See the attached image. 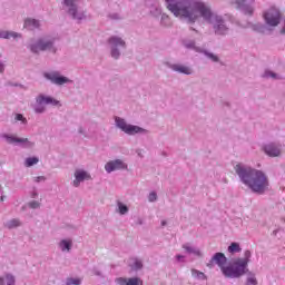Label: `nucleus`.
<instances>
[{"mask_svg":"<svg viewBox=\"0 0 285 285\" xmlns=\"http://www.w3.org/2000/svg\"><path fill=\"white\" fill-rule=\"evenodd\" d=\"M250 257H253V253L250 249L244 252L243 257L234 258L228 265V258L224 253H216L207 263V268H213L215 264H217L218 268H220L224 277L228 279H239L244 277L246 273H248V265L250 264Z\"/></svg>","mask_w":285,"mask_h":285,"instance_id":"2","label":"nucleus"},{"mask_svg":"<svg viewBox=\"0 0 285 285\" xmlns=\"http://www.w3.org/2000/svg\"><path fill=\"white\" fill-rule=\"evenodd\" d=\"M242 250V246L239 245V243H232L228 248L227 252L230 253V255H235L236 253H239Z\"/></svg>","mask_w":285,"mask_h":285,"instance_id":"32","label":"nucleus"},{"mask_svg":"<svg viewBox=\"0 0 285 285\" xmlns=\"http://www.w3.org/2000/svg\"><path fill=\"white\" fill-rule=\"evenodd\" d=\"M185 48H187L188 50H194L195 52H204V48L197 46V43L195 42V40H186L184 42Z\"/></svg>","mask_w":285,"mask_h":285,"instance_id":"26","label":"nucleus"},{"mask_svg":"<svg viewBox=\"0 0 285 285\" xmlns=\"http://www.w3.org/2000/svg\"><path fill=\"white\" fill-rule=\"evenodd\" d=\"M6 72V63L0 62V75H3Z\"/></svg>","mask_w":285,"mask_h":285,"instance_id":"44","label":"nucleus"},{"mask_svg":"<svg viewBox=\"0 0 285 285\" xmlns=\"http://www.w3.org/2000/svg\"><path fill=\"white\" fill-rule=\"evenodd\" d=\"M57 39L50 36H43L33 39L29 42L28 49L32 55H41V52H50L51 55H57V45H55Z\"/></svg>","mask_w":285,"mask_h":285,"instance_id":"4","label":"nucleus"},{"mask_svg":"<svg viewBox=\"0 0 285 285\" xmlns=\"http://www.w3.org/2000/svg\"><path fill=\"white\" fill-rule=\"evenodd\" d=\"M62 8L76 21H83L86 19V12L79 8L77 0H62Z\"/></svg>","mask_w":285,"mask_h":285,"instance_id":"7","label":"nucleus"},{"mask_svg":"<svg viewBox=\"0 0 285 285\" xmlns=\"http://www.w3.org/2000/svg\"><path fill=\"white\" fill-rule=\"evenodd\" d=\"M22 35L17 31H0V39H21Z\"/></svg>","mask_w":285,"mask_h":285,"instance_id":"21","label":"nucleus"},{"mask_svg":"<svg viewBox=\"0 0 285 285\" xmlns=\"http://www.w3.org/2000/svg\"><path fill=\"white\" fill-rule=\"evenodd\" d=\"M144 265L141 264V262H139V261H136L135 262V268H136V271H139V268H141Z\"/></svg>","mask_w":285,"mask_h":285,"instance_id":"45","label":"nucleus"},{"mask_svg":"<svg viewBox=\"0 0 285 285\" xmlns=\"http://www.w3.org/2000/svg\"><path fill=\"white\" fill-rule=\"evenodd\" d=\"M273 234H274V235H277V230H274Z\"/></svg>","mask_w":285,"mask_h":285,"instance_id":"50","label":"nucleus"},{"mask_svg":"<svg viewBox=\"0 0 285 285\" xmlns=\"http://www.w3.org/2000/svg\"><path fill=\"white\" fill-rule=\"evenodd\" d=\"M37 164H39L38 157H28L24 160L26 168H32V166H37Z\"/></svg>","mask_w":285,"mask_h":285,"instance_id":"33","label":"nucleus"},{"mask_svg":"<svg viewBox=\"0 0 285 285\" xmlns=\"http://www.w3.org/2000/svg\"><path fill=\"white\" fill-rule=\"evenodd\" d=\"M108 18L111 19V21H119V19H121V14H119V13H109Z\"/></svg>","mask_w":285,"mask_h":285,"instance_id":"39","label":"nucleus"},{"mask_svg":"<svg viewBox=\"0 0 285 285\" xmlns=\"http://www.w3.org/2000/svg\"><path fill=\"white\" fill-rule=\"evenodd\" d=\"M80 284H81V278H79V277H68L66 279L65 285H80Z\"/></svg>","mask_w":285,"mask_h":285,"instance_id":"34","label":"nucleus"},{"mask_svg":"<svg viewBox=\"0 0 285 285\" xmlns=\"http://www.w3.org/2000/svg\"><path fill=\"white\" fill-rule=\"evenodd\" d=\"M1 139H4L7 144L19 146V141L21 138H19L17 135H10V134H2Z\"/></svg>","mask_w":285,"mask_h":285,"instance_id":"22","label":"nucleus"},{"mask_svg":"<svg viewBox=\"0 0 285 285\" xmlns=\"http://www.w3.org/2000/svg\"><path fill=\"white\" fill-rule=\"evenodd\" d=\"M157 199H158L157 193L156 191H150L149 195H148V202L150 204H155V202H157Z\"/></svg>","mask_w":285,"mask_h":285,"instance_id":"38","label":"nucleus"},{"mask_svg":"<svg viewBox=\"0 0 285 285\" xmlns=\"http://www.w3.org/2000/svg\"><path fill=\"white\" fill-rule=\"evenodd\" d=\"M183 248L187 253V255H194V257H198V258L204 257V252H202V249H199L198 247H195L188 243L184 244Z\"/></svg>","mask_w":285,"mask_h":285,"instance_id":"17","label":"nucleus"},{"mask_svg":"<svg viewBox=\"0 0 285 285\" xmlns=\"http://www.w3.org/2000/svg\"><path fill=\"white\" fill-rule=\"evenodd\" d=\"M165 3L167 10L180 21L197 23L203 18L213 26L215 35L219 37H226L230 30L224 17L213 12L203 0H165Z\"/></svg>","mask_w":285,"mask_h":285,"instance_id":"1","label":"nucleus"},{"mask_svg":"<svg viewBox=\"0 0 285 285\" xmlns=\"http://www.w3.org/2000/svg\"><path fill=\"white\" fill-rule=\"evenodd\" d=\"M168 21H170V17H168V14L166 13H163L160 18V23H163V26H170Z\"/></svg>","mask_w":285,"mask_h":285,"instance_id":"37","label":"nucleus"},{"mask_svg":"<svg viewBox=\"0 0 285 285\" xmlns=\"http://www.w3.org/2000/svg\"><path fill=\"white\" fill-rule=\"evenodd\" d=\"M32 181H35V184H41V181H46V176H36L32 178Z\"/></svg>","mask_w":285,"mask_h":285,"instance_id":"41","label":"nucleus"},{"mask_svg":"<svg viewBox=\"0 0 285 285\" xmlns=\"http://www.w3.org/2000/svg\"><path fill=\"white\" fill-rule=\"evenodd\" d=\"M90 179H92L90 171L83 168H76L73 171L72 186L73 188H79L83 181H90Z\"/></svg>","mask_w":285,"mask_h":285,"instance_id":"11","label":"nucleus"},{"mask_svg":"<svg viewBox=\"0 0 285 285\" xmlns=\"http://www.w3.org/2000/svg\"><path fill=\"white\" fill-rule=\"evenodd\" d=\"M114 121L116 128L129 137H135V135H148L149 132L148 129L137 125H131L128 120L119 116H115Z\"/></svg>","mask_w":285,"mask_h":285,"instance_id":"5","label":"nucleus"},{"mask_svg":"<svg viewBox=\"0 0 285 285\" xmlns=\"http://www.w3.org/2000/svg\"><path fill=\"white\" fill-rule=\"evenodd\" d=\"M200 55H205V57H207V59H209L214 63H219V56H217L206 49H203V51H200Z\"/></svg>","mask_w":285,"mask_h":285,"instance_id":"29","label":"nucleus"},{"mask_svg":"<svg viewBox=\"0 0 285 285\" xmlns=\"http://www.w3.org/2000/svg\"><path fill=\"white\" fill-rule=\"evenodd\" d=\"M29 208H33L37 209L41 206V203L37 202V200H32L28 204Z\"/></svg>","mask_w":285,"mask_h":285,"instance_id":"40","label":"nucleus"},{"mask_svg":"<svg viewBox=\"0 0 285 285\" xmlns=\"http://www.w3.org/2000/svg\"><path fill=\"white\" fill-rule=\"evenodd\" d=\"M150 14H153V17H161V7L156 6L150 10Z\"/></svg>","mask_w":285,"mask_h":285,"instance_id":"36","label":"nucleus"},{"mask_svg":"<svg viewBox=\"0 0 285 285\" xmlns=\"http://www.w3.org/2000/svg\"><path fill=\"white\" fill-rule=\"evenodd\" d=\"M108 46L110 50V57L112 59H119L121 57V50H126V40L119 36H111L108 39Z\"/></svg>","mask_w":285,"mask_h":285,"instance_id":"8","label":"nucleus"},{"mask_svg":"<svg viewBox=\"0 0 285 285\" xmlns=\"http://www.w3.org/2000/svg\"><path fill=\"white\" fill-rule=\"evenodd\" d=\"M190 273H191V277L194 279H197L198 282H204V281L208 279L206 274H204V272H199V269L191 268Z\"/></svg>","mask_w":285,"mask_h":285,"instance_id":"27","label":"nucleus"},{"mask_svg":"<svg viewBox=\"0 0 285 285\" xmlns=\"http://www.w3.org/2000/svg\"><path fill=\"white\" fill-rule=\"evenodd\" d=\"M78 135H82L83 137H86V128H83V126L78 127Z\"/></svg>","mask_w":285,"mask_h":285,"instance_id":"43","label":"nucleus"},{"mask_svg":"<svg viewBox=\"0 0 285 285\" xmlns=\"http://www.w3.org/2000/svg\"><path fill=\"white\" fill-rule=\"evenodd\" d=\"M229 3L238 8V10H242V12L248 17H253V13L255 12V7L248 3V0H229Z\"/></svg>","mask_w":285,"mask_h":285,"instance_id":"14","label":"nucleus"},{"mask_svg":"<svg viewBox=\"0 0 285 285\" xmlns=\"http://www.w3.org/2000/svg\"><path fill=\"white\" fill-rule=\"evenodd\" d=\"M72 246H75V242L70 237L61 238L57 244L60 253H71Z\"/></svg>","mask_w":285,"mask_h":285,"instance_id":"16","label":"nucleus"},{"mask_svg":"<svg viewBox=\"0 0 285 285\" xmlns=\"http://www.w3.org/2000/svg\"><path fill=\"white\" fill-rule=\"evenodd\" d=\"M282 150H284V146L281 142H268L264 145L263 151L267 157H282Z\"/></svg>","mask_w":285,"mask_h":285,"instance_id":"13","label":"nucleus"},{"mask_svg":"<svg viewBox=\"0 0 285 285\" xmlns=\"http://www.w3.org/2000/svg\"><path fill=\"white\" fill-rule=\"evenodd\" d=\"M45 79L53 83V86H70L73 83L72 79L61 75L60 71H47L43 73Z\"/></svg>","mask_w":285,"mask_h":285,"instance_id":"9","label":"nucleus"},{"mask_svg":"<svg viewBox=\"0 0 285 285\" xmlns=\"http://www.w3.org/2000/svg\"><path fill=\"white\" fill-rule=\"evenodd\" d=\"M245 275H247L246 277V285H257V276L255 275L254 272H249L248 267H247V272L245 273Z\"/></svg>","mask_w":285,"mask_h":285,"instance_id":"28","label":"nucleus"},{"mask_svg":"<svg viewBox=\"0 0 285 285\" xmlns=\"http://www.w3.org/2000/svg\"><path fill=\"white\" fill-rule=\"evenodd\" d=\"M19 226H21V220L18 218H13L4 223V228H8L9 230H12V228H19Z\"/></svg>","mask_w":285,"mask_h":285,"instance_id":"30","label":"nucleus"},{"mask_svg":"<svg viewBox=\"0 0 285 285\" xmlns=\"http://www.w3.org/2000/svg\"><path fill=\"white\" fill-rule=\"evenodd\" d=\"M263 19L266 26H269V28H277V26H279V22L282 21V13L279 12V9L271 7L269 9L264 11Z\"/></svg>","mask_w":285,"mask_h":285,"instance_id":"10","label":"nucleus"},{"mask_svg":"<svg viewBox=\"0 0 285 285\" xmlns=\"http://www.w3.org/2000/svg\"><path fill=\"white\" fill-rule=\"evenodd\" d=\"M117 283L120 285H144V282L138 277L132 278H117Z\"/></svg>","mask_w":285,"mask_h":285,"instance_id":"20","label":"nucleus"},{"mask_svg":"<svg viewBox=\"0 0 285 285\" xmlns=\"http://www.w3.org/2000/svg\"><path fill=\"white\" fill-rule=\"evenodd\" d=\"M24 28L28 30H38V28H41V22L37 19H27L24 21Z\"/></svg>","mask_w":285,"mask_h":285,"instance_id":"24","label":"nucleus"},{"mask_svg":"<svg viewBox=\"0 0 285 285\" xmlns=\"http://www.w3.org/2000/svg\"><path fill=\"white\" fill-rule=\"evenodd\" d=\"M137 224H138L139 226H141V224H144V220H142L141 218H139V219L137 220Z\"/></svg>","mask_w":285,"mask_h":285,"instance_id":"47","label":"nucleus"},{"mask_svg":"<svg viewBox=\"0 0 285 285\" xmlns=\"http://www.w3.org/2000/svg\"><path fill=\"white\" fill-rule=\"evenodd\" d=\"M31 197H32V199H37V197H39V194H38L37 191H33V193L31 194Z\"/></svg>","mask_w":285,"mask_h":285,"instance_id":"46","label":"nucleus"},{"mask_svg":"<svg viewBox=\"0 0 285 285\" xmlns=\"http://www.w3.org/2000/svg\"><path fill=\"white\" fill-rule=\"evenodd\" d=\"M262 78L263 79H273V81H284V76H282L281 73H277L271 69H266L262 73Z\"/></svg>","mask_w":285,"mask_h":285,"instance_id":"18","label":"nucleus"},{"mask_svg":"<svg viewBox=\"0 0 285 285\" xmlns=\"http://www.w3.org/2000/svg\"><path fill=\"white\" fill-rule=\"evenodd\" d=\"M234 170L242 184L249 188L252 193L264 195L271 190V178L266 171L242 163L236 164Z\"/></svg>","mask_w":285,"mask_h":285,"instance_id":"3","label":"nucleus"},{"mask_svg":"<svg viewBox=\"0 0 285 285\" xmlns=\"http://www.w3.org/2000/svg\"><path fill=\"white\" fill-rule=\"evenodd\" d=\"M137 155H138L139 157H141V149H138V150H137Z\"/></svg>","mask_w":285,"mask_h":285,"instance_id":"48","label":"nucleus"},{"mask_svg":"<svg viewBox=\"0 0 285 285\" xmlns=\"http://www.w3.org/2000/svg\"><path fill=\"white\" fill-rule=\"evenodd\" d=\"M127 168L128 164L120 158L109 160L105 164V170L108 175H110V173H117L118 170H127Z\"/></svg>","mask_w":285,"mask_h":285,"instance_id":"12","label":"nucleus"},{"mask_svg":"<svg viewBox=\"0 0 285 285\" xmlns=\"http://www.w3.org/2000/svg\"><path fill=\"white\" fill-rule=\"evenodd\" d=\"M46 106H55L61 108V101L57 100L52 96L39 94L36 97V102L32 105L33 112H36V115H43V112H46Z\"/></svg>","mask_w":285,"mask_h":285,"instance_id":"6","label":"nucleus"},{"mask_svg":"<svg viewBox=\"0 0 285 285\" xmlns=\"http://www.w3.org/2000/svg\"><path fill=\"white\" fill-rule=\"evenodd\" d=\"M14 121H20L23 126L28 124V119L23 117L21 114H14Z\"/></svg>","mask_w":285,"mask_h":285,"instance_id":"35","label":"nucleus"},{"mask_svg":"<svg viewBox=\"0 0 285 285\" xmlns=\"http://www.w3.org/2000/svg\"><path fill=\"white\" fill-rule=\"evenodd\" d=\"M18 146H22V148H35V141L28 138H20Z\"/></svg>","mask_w":285,"mask_h":285,"instance_id":"31","label":"nucleus"},{"mask_svg":"<svg viewBox=\"0 0 285 285\" xmlns=\"http://www.w3.org/2000/svg\"><path fill=\"white\" fill-rule=\"evenodd\" d=\"M163 226H166V222H163Z\"/></svg>","mask_w":285,"mask_h":285,"instance_id":"51","label":"nucleus"},{"mask_svg":"<svg viewBox=\"0 0 285 285\" xmlns=\"http://www.w3.org/2000/svg\"><path fill=\"white\" fill-rule=\"evenodd\" d=\"M240 28H250L252 30H254V32H264L266 27H264V24L259 22H247L246 24H240Z\"/></svg>","mask_w":285,"mask_h":285,"instance_id":"23","label":"nucleus"},{"mask_svg":"<svg viewBox=\"0 0 285 285\" xmlns=\"http://www.w3.org/2000/svg\"><path fill=\"white\" fill-rule=\"evenodd\" d=\"M116 213H118V215H128V213H130V208L128 207V205L121 203V200H118L116 204Z\"/></svg>","mask_w":285,"mask_h":285,"instance_id":"25","label":"nucleus"},{"mask_svg":"<svg viewBox=\"0 0 285 285\" xmlns=\"http://www.w3.org/2000/svg\"><path fill=\"white\" fill-rule=\"evenodd\" d=\"M168 68L174 72H178V75H193L195 71L190 66L184 63H167Z\"/></svg>","mask_w":285,"mask_h":285,"instance_id":"15","label":"nucleus"},{"mask_svg":"<svg viewBox=\"0 0 285 285\" xmlns=\"http://www.w3.org/2000/svg\"><path fill=\"white\" fill-rule=\"evenodd\" d=\"M175 259L178 262V263H184L186 262V256L181 255V254H178L175 256Z\"/></svg>","mask_w":285,"mask_h":285,"instance_id":"42","label":"nucleus"},{"mask_svg":"<svg viewBox=\"0 0 285 285\" xmlns=\"http://www.w3.org/2000/svg\"><path fill=\"white\" fill-rule=\"evenodd\" d=\"M4 200H6V196H1L0 202H4Z\"/></svg>","mask_w":285,"mask_h":285,"instance_id":"49","label":"nucleus"},{"mask_svg":"<svg viewBox=\"0 0 285 285\" xmlns=\"http://www.w3.org/2000/svg\"><path fill=\"white\" fill-rule=\"evenodd\" d=\"M17 277L10 273L0 276V285H16Z\"/></svg>","mask_w":285,"mask_h":285,"instance_id":"19","label":"nucleus"}]
</instances>
